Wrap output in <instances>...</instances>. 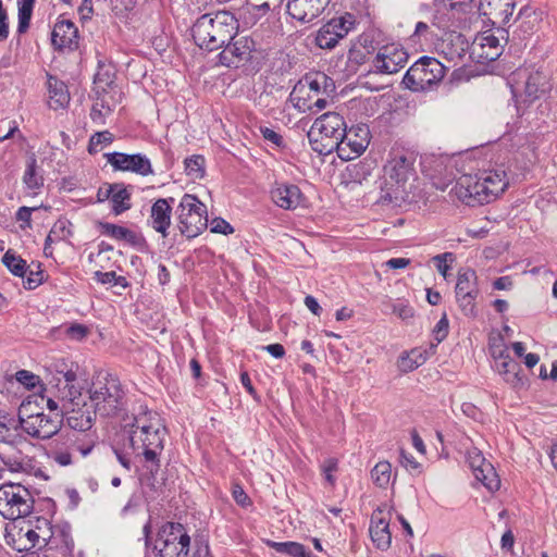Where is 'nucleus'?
Segmentation results:
<instances>
[{"label": "nucleus", "instance_id": "f257e3e1", "mask_svg": "<svg viewBox=\"0 0 557 557\" xmlns=\"http://www.w3.org/2000/svg\"><path fill=\"white\" fill-rule=\"evenodd\" d=\"M418 153L403 146H394L383 168L380 196L376 203L383 207H401L410 201L418 178L416 162Z\"/></svg>", "mask_w": 557, "mask_h": 557}, {"label": "nucleus", "instance_id": "f03ea898", "mask_svg": "<svg viewBox=\"0 0 557 557\" xmlns=\"http://www.w3.org/2000/svg\"><path fill=\"white\" fill-rule=\"evenodd\" d=\"M238 28L235 15L223 10L198 17L191 27V36L200 49L212 52L235 39Z\"/></svg>", "mask_w": 557, "mask_h": 557}, {"label": "nucleus", "instance_id": "7ed1b4c3", "mask_svg": "<svg viewBox=\"0 0 557 557\" xmlns=\"http://www.w3.org/2000/svg\"><path fill=\"white\" fill-rule=\"evenodd\" d=\"M516 111L522 116L525 110L545 92L546 75L532 67H519L507 78Z\"/></svg>", "mask_w": 557, "mask_h": 557}, {"label": "nucleus", "instance_id": "20e7f679", "mask_svg": "<svg viewBox=\"0 0 557 557\" xmlns=\"http://www.w3.org/2000/svg\"><path fill=\"white\" fill-rule=\"evenodd\" d=\"M256 41L248 36L233 39L224 45L218 54L219 64L226 67H246L247 71H260L265 58L264 51L257 49Z\"/></svg>", "mask_w": 557, "mask_h": 557}, {"label": "nucleus", "instance_id": "39448f33", "mask_svg": "<svg viewBox=\"0 0 557 557\" xmlns=\"http://www.w3.org/2000/svg\"><path fill=\"white\" fill-rule=\"evenodd\" d=\"M124 396L119 377L111 373L98 376L89 389L90 404L101 417H116L124 409Z\"/></svg>", "mask_w": 557, "mask_h": 557}, {"label": "nucleus", "instance_id": "423d86ee", "mask_svg": "<svg viewBox=\"0 0 557 557\" xmlns=\"http://www.w3.org/2000/svg\"><path fill=\"white\" fill-rule=\"evenodd\" d=\"M191 537L180 522L163 523L153 542L154 557H188Z\"/></svg>", "mask_w": 557, "mask_h": 557}, {"label": "nucleus", "instance_id": "0eeeda50", "mask_svg": "<svg viewBox=\"0 0 557 557\" xmlns=\"http://www.w3.org/2000/svg\"><path fill=\"white\" fill-rule=\"evenodd\" d=\"M175 214L177 228L187 239L197 237L208 227L207 206L195 195L184 194Z\"/></svg>", "mask_w": 557, "mask_h": 557}, {"label": "nucleus", "instance_id": "6e6552de", "mask_svg": "<svg viewBox=\"0 0 557 557\" xmlns=\"http://www.w3.org/2000/svg\"><path fill=\"white\" fill-rule=\"evenodd\" d=\"M446 70L436 58L423 55L407 70L403 84L411 91H425L442 82Z\"/></svg>", "mask_w": 557, "mask_h": 557}, {"label": "nucleus", "instance_id": "1a4fd4ad", "mask_svg": "<svg viewBox=\"0 0 557 557\" xmlns=\"http://www.w3.org/2000/svg\"><path fill=\"white\" fill-rule=\"evenodd\" d=\"M34 504L32 493L24 485L8 482L0 486V513L4 519L17 520L29 516Z\"/></svg>", "mask_w": 557, "mask_h": 557}, {"label": "nucleus", "instance_id": "9d476101", "mask_svg": "<svg viewBox=\"0 0 557 557\" xmlns=\"http://www.w3.org/2000/svg\"><path fill=\"white\" fill-rule=\"evenodd\" d=\"M450 194H454L458 200L469 207H476L491 202L487 185H485L482 177H478L476 175H461L450 189Z\"/></svg>", "mask_w": 557, "mask_h": 557}, {"label": "nucleus", "instance_id": "9b49d317", "mask_svg": "<svg viewBox=\"0 0 557 557\" xmlns=\"http://www.w3.org/2000/svg\"><path fill=\"white\" fill-rule=\"evenodd\" d=\"M408 58L409 54L404 48L395 45L384 46L373 58L369 72L394 74L406 65Z\"/></svg>", "mask_w": 557, "mask_h": 557}, {"label": "nucleus", "instance_id": "f8f14e48", "mask_svg": "<svg viewBox=\"0 0 557 557\" xmlns=\"http://www.w3.org/2000/svg\"><path fill=\"white\" fill-rule=\"evenodd\" d=\"M104 158L114 171L132 172L141 176L153 174L150 160L143 153L108 152Z\"/></svg>", "mask_w": 557, "mask_h": 557}, {"label": "nucleus", "instance_id": "ddd939ff", "mask_svg": "<svg viewBox=\"0 0 557 557\" xmlns=\"http://www.w3.org/2000/svg\"><path fill=\"white\" fill-rule=\"evenodd\" d=\"M332 0H286V13L300 23H311L329 8Z\"/></svg>", "mask_w": 557, "mask_h": 557}, {"label": "nucleus", "instance_id": "4468645a", "mask_svg": "<svg viewBox=\"0 0 557 557\" xmlns=\"http://www.w3.org/2000/svg\"><path fill=\"white\" fill-rule=\"evenodd\" d=\"M75 396L71 399L72 408L66 411L65 419L67 425L73 430L81 433L89 431L96 420L98 411L95 410L91 404L79 400H74Z\"/></svg>", "mask_w": 557, "mask_h": 557}, {"label": "nucleus", "instance_id": "2eb2a0df", "mask_svg": "<svg viewBox=\"0 0 557 557\" xmlns=\"http://www.w3.org/2000/svg\"><path fill=\"white\" fill-rule=\"evenodd\" d=\"M377 44L368 34L359 35L351 46L347 54V70L356 73L358 69L366 64L370 57L376 51Z\"/></svg>", "mask_w": 557, "mask_h": 557}, {"label": "nucleus", "instance_id": "dca6fc26", "mask_svg": "<svg viewBox=\"0 0 557 557\" xmlns=\"http://www.w3.org/2000/svg\"><path fill=\"white\" fill-rule=\"evenodd\" d=\"M51 44L58 51H75L79 47L78 28L71 20H58L51 33Z\"/></svg>", "mask_w": 557, "mask_h": 557}, {"label": "nucleus", "instance_id": "f3484780", "mask_svg": "<svg viewBox=\"0 0 557 557\" xmlns=\"http://www.w3.org/2000/svg\"><path fill=\"white\" fill-rule=\"evenodd\" d=\"M311 128L318 132V135L326 136L335 141L346 138V123L344 117L336 112H327L318 117Z\"/></svg>", "mask_w": 557, "mask_h": 557}, {"label": "nucleus", "instance_id": "a211bd4d", "mask_svg": "<svg viewBox=\"0 0 557 557\" xmlns=\"http://www.w3.org/2000/svg\"><path fill=\"white\" fill-rule=\"evenodd\" d=\"M270 195L273 202L284 210H295L304 198L297 185L277 182L272 186Z\"/></svg>", "mask_w": 557, "mask_h": 557}, {"label": "nucleus", "instance_id": "6ab92c4d", "mask_svg": "<svg viewBox=\"0 0 557 557\" xmlns=\"http://www.w3.org/2000/svg\"><path fill=\"white\" fill-rule=\"evenodd\" d=\"M515 5V0H480L479 10L493 24H506Z\"/></svg>", "mask_w": 557, "mask_h": 557}, {"label": "nucleus", "instance_id": "aec40b11", "mask_svg": "<svg viewBox=\"0 0 557 557\" xmlns=\"http://www.w3.org/2000/svg\"><path fill=\"white\" fill-rule=\"evenodd\" d=\"M174 201L173 197L159 198L151 206L150 218L152 228L163 237L169 235L168 231L171 226L172 205Z\"/></svg>", "mask_w": 557, "mask_h": 557}, {"label": "nucleus", "instance_id": "412c9836", "mask_svg": "<svg viewBox=\"0 0 557 557\" xmlns=\"http://www.w3.org/2000/svg\"><path fill=\"white\" fill-rule=\"evenodd\" d=\"M383 511L377 508L373 511L370 520V536L377 549L386 550L391 546L392 534L389 522L383 516Z\"/></svg>", "mask_w": 557, "mask_h": 557}, {"label": "nucleus", "instance_id": "4be33fe9", "mask_svg": "<svg viewBox=\"0 0 557 557\" xmlns=\"http://www.w3.org/2000/svg\"><path fill=\"white\" fill-rule=\"evenodd\" d=\"M25 438L22 435H14L12 442L7 446L0 447V461L7 467L10 472H23L24 468V454L17 448L18 444L24 443Z\"/></svg>", "mask_w": 557, "mask_h": 557}, {"label": "nucleus", "instance_id": "5701e85b", "mask_svg": "<svg viewBox=\"0 0 557 557\" xmlns=\"http://www.w3.org/2000/svg\"><path fill=\"white\" fill-rule=\"evenodd\" d=\"M47 89L49 94L48 106L57 111L65 109L70 104V91L67 85L55 75L47 73Z\"/></svg>", "mask_w": 557, "mask_h": 557}, {"label": "nucleus", "instance_id": "b1692460", "mask_svg": "<svg viewBox=\"0 0 557 557\" xmlns=\"http://www.w3.org/2000/svg\"><path fill=\"white\" fill-rule=\"evenodd\" d=\"M493 368L504 379V381L510 384L513 388H520L524 386L525 380L520 375L521 366L511 357L495 361Z\"/></svg>", "mask_w": 557, "mask_h": 557}, {"label": "nucleus", "instance_id": "393cba45", "mask_svg": "<svg viewBox=\"0 0 557 557\" xmlns=\"http://www.w3.org/2000/svg\"><path fill=\"white\" fill-rule=\"evenodd\" d=\"M504 51V46L500 45L499 38L494 34H487L481 37L480 42L475 44L473 53L481 62H492L497 60Z\"/></svg>", "mask_w": 557, "mask_h": 557}, {"label": "nucleus", "instance_id": "a878e982", "mask_svg": "<svg viewBox=\"0 0 557 557\" xmlns=\"http://www.w3.org/2000/svg\"><path fill=\"white\" fill-rule=\"evenodd\" d=\"M535 32V24L532 21H520L519 24L513 29L511 37H509L508 32H506V46H508L509 51L513 50L515 52H520L523 48L528 46L532 35Z\"/></svg>", "mask_w": 557, "mask_h": 557}, {"label": "nucleus", "instance_id": "bb28decb", "mask_svg": "<svg viewBox=\"0 0 557 557\" xmlns=\"http://www.w3.org/2000/svg\"><path fill=\"white\" fill-rule=\"evenodd\" d=\"M308 138L312 150L321 156H327L333 151H336L337 156L343 160H350L351 158L349 153H345V149L341 146V140L335 141L334 139L323 135L315 137V131L312 128L308 133Z\"/></svg>", "mask_w": 557, "mask_h": 557}, {"label": "nucleus", "instance_id": "cd10ccee", "mask_svg": "<svg viewBox=\"0 0 557 557\" xmlns=\"http://www.w3.org/2000/svg\"><path fill=\"white\" fill-rule=\"evenodd\" d=\"M37 417V425H38V440H48L55 435L63 422L64 413L61 410L60 412H54L50 414L45 413H36Z\"/></svg>", "mask_w": 557, "mask_h": 557}, {"label": "nucleus", "instance_id": "c85d7f7f", "mask_svg": "<svg viewBox=\"0 0 557 557\" xmlns=\"http://www.w3.org/2000/svg\"><path fill=\"white\" fill-rule=\"evenodd\" d=\"M96 226L101 235L109 236L113 239L123 240L133 246L138 242L137 234L127 227L103 221H97Z\"/></svg>", "mask_w": 557, "mask_h": 557}, {"label": "nucleus", "instance_id": "c756f323", "mask_svg": "<svg viewBox=\"0 0 557 557\" xmlns=\"http://www.w3.org/2000/svg\"><path fill=\"white\" fill-rule=\"evenodd\" d=\"M358 131L363 135H359V133H355V138L351 137L352 131H346V138L342 140L343 148L345 149V153L350 154V160L359 157L369 145V131L363 127H358Z\"/></svg>", "mask_w": 557, "mask_h": 557}, {"label": "nucleus", "instance_id": "7c9ffc66", "mask_svg": "<svg viewBox=\"0 0 557 557\" xmlns=\"http://www.w3.org/2000/svg\"><path fill=\"white\" fill-rule=\"evenodd\" d=\"M480 294L479 277L471 268L460 269L457 274L455 295Z\"/></svg>", "mask_w": 557, "mask_h": 557}, {"label": "nucleus", "instance_id": "2f4dec72", "mask_svg": "<svg viewBox=\"0 0 557 557\" xmlns=\"http://www.w3.org/2000/svg\"><path fill=\"white\" fill-rule=\"evenodd\" d=\"M23 183L26 188L32 190H38L44 187L45 178L37 164V159L32 153L26 160V169L23 175Z\"/></svg>", "mask_w": 557, "mask_h": 557}, {"label": "nucleus", "instance_id": "473e14b6", "mask_svg": "<svg viewBox=\"0 0 557 557\" xmlns=\"http://www.w3.org/2000/svg\"><path fill=\"white\" fill-rule=\"evenodd\" d=\"M132 193L124 183H114V191L111 197V211L114 215H120L132 208Z\"/></svg>", "mask_w": 557, "mask_h": 557}, {"label": "nucleus", "instance_id": "72a5a7b5", "mask_svg": "<svg viewBox=\"0 0 557 557\" xmlns=\"http://www.w3.org/2000/svg\"><path fill=\"white\" fill-rule=\"evenodd\" d=\"M144 418L136 417L134 420L133 426H136L140 430V433L144 437L140 438L141 445L140 447L151 446L154 448H163V437L160 434L159 429H153L151 424L141 423Z\"/></svg>", "mask_w": 557, "mask_h": 557}, {"label": "nucleus", "instance_id": "f704fd0d", "mask_svg": "<svg viewBox=\"0 0 557 557\" xmlns=\"http://www.w3.org/2000/svg\"><path fill=\"white\" fill-rule=\"evenodd\" d=\"M429 357V351H421L419 348L410 352H403L398 358L397 366L401 372L408 373L422 366Z\"/></svg>", "mask_w": 557, "mask_h": 557}, {"label": "nucleus", "instance_id": "c9c22d12", "mask_svg": "<svg viewBox=\"0 0 557 557\" xmlns=\"http://www.w3.org/2000/svg\"><path fill=\"white\" fill-rule=\"evenodd\" d=\"M482 178L485 185H487V191L491 196V201L495 200L499 195H502L508 186L505 172L494 171L485 173Z\"/></svg>", "mask_w": 557, "mask_h": 557}, {"label": "nucleus", "instance_id": "e433bc0d", "mask_svg": "<svg viewBox=\"0 0 557 557\" xmlns=\"http://www.w3.org/2000/svg\"><path fill=\"white\" fill-rule=\"evenodd\" d=\"M267 545L276 553L290 557H309L310 553L304 544L294 541L275 542L269 540L267 541Z\"/></svg>", "mask_w": 557, "mask_h": 557}, {"label": "nucleus", "instance_id": "4c0bfd02", "mask_svg": "<svg viewBox=\"0 0 557 557\" xmlns=\"http://www.w3.org/2000/svg\"><path fill=\"white\" fill-rule=\"evenodd\" d=\"M69 447L73 450L79 451L82 456L89 455L95 447V440L89 434L83 433H67L65 435Z\"/></svg>", "mask_w": 557, "mask_h": 557}, {"label": "nucleus", "instance_id": "58836bf2", "mask_svg": "<svg viewBox=\"0 0 557 557\" xmlns=\"http://www.w3.org/2000/svg\"><path fill=\"white\" fill-rule=\"evenodd\" d=\"M374 169L373 162L362 160L357 163H351L346 166L345 176L352 183L361 184L372 173Z\"/></svg>", "mask_w": 557, "mask_h": 557}, {"label": "nucleus", "instance_id": "ea45409f", "mask_svg": "<svg viewBox=\"0 0 557 557\" xmlns=\"http://www.w3.org/2000/svg\"><path fill=\"white\" fill-rule=\"evenodd\" d=\"M36 0H17V33L25 34L29 26Z\"/></svg>", "mask_w": 557, "mask_h": 557}, {"label": "nucleus", "instance_id": "a19ab883", "mask_svg": "<svg viewBox=\"0 0 557 557\" xmlns=\"http://www.w3.org/2000/svg\"><path fill=\"white\" fill-rule=\"evenodd\" d=\"M324 25L330 26V32L334 33L341 40L354 28L355 18L352 14L346 13L343 16L331 18Z\"/></svg>", "mask_w": 557, "mask_h": 557}, {"label": "nucleus", "instance_id": "79ce46f5", "mask_svg": "<svg viewBox=\"0 0 557 557\" xmlns=\"http://www.w3.org/2000/svg\"><path fill=\"white\" fill-rule=\"evenodd\" d=\"M2 263L15 276L25 277L28 265L26 261L12 249H9L2 257Z\"/></svg>", "mask_w": 557, "mask_h": 557}, {"label": "nucleus", "instance_id": "37998d69", "mask_svg": "<svg viewBox=\"0 0 557 557\" xmlns=\"http://www.w3.org/2000/svg\"><path fill=\"white\" fill-rule=\"evenodd\" d=\"M474 478L481 482L487 490L496 491L499 488L500 482L490 462L484 463L480 469H475Z\"/></svg>", "mask_w": 557, "mask_h": 557}, {"label": "nucleus", "instance_id": "c03bdc74", "mask_svg": "<svg viewBox=\"0 0 557 557\" xmlns=\"http://www.w3.org/2000/svg\"><path fill=\"white\" fill-rule=\"evenodd\" d=\"M480 294H462L455 295L456 302L458 305L461 313L470 319H475L479 315V310L476 306V299Z\"/></svg>", "mask_w": 557, "mask_h": 557}, {"label": "nucleus", "instance_id": "a18cd8bd", "mask_svg": "<svg viewBox=\"0 0 557 557\" xmlns=\"http://www.w3.org/2000/svg\"><path fill=\"white\" fill-rule=\"evenodd\" d=\"M185 173L193 180H201L206 175V160L202 154H193L184 161Z\"/></svg>", "mask_w": 557, "mask_h": 557}, {"label": "nucleus", "instance_id": "49530a36", "mask_svg": "<svg viewBox=\"0 0 557 557\" xmlns=\"http://www.w3.org/2000/svg\"><path fill=\"white\" fill-rule=\"evenodd\" d=\"M392 476V465L388 461H380L371 470L373 483L381 488H385Z\"/></svg>", "mask_w": 557, "mask_h": 557}, {"label": "nucleus", "instance_id": "de8ad7c7", "mask_svg": "<svg viewBox=\"0 0 557 557\" xmlns=\"http://www.w3.org/2000/svg\"><path fill=\"white\" fill-rule=\"evenodd\" d=\"M50 233L55 240H66L73 236V224L69 219L60 218L52 225Z\"/></svg>", "mask_w": 557, "mask_h": 557}, {"label": "nucleus", "instance_id": "09e8293b", "mask_svg": "<svg viewBox=\"0 0 557 557\" xmlns=\"http://www.w3.org/2000/svg\"><path fill=\"white\" fill-rule=\"evenodd\" d=\"M449 332V321L447 318L446 312H444L438 320V322L435 324V326L432 330V334L434 336V339L436 341V344H432L430 346L431 354H435V349L437 344L442 343L448 335Z\"/></svg>", "mask_w": 557, "mask_h": 557}, {"label": "nucleus", "instance_id": "8fccbe9b", "mask_svg": "<svg viewBox=\"0 0 557 557\" xmlns=\"http://www.w3.org/2000/svg\"><path fill=\"white\" fill-rule=\"evenodd\" d=\"M339 38L330 32V26L323 25L317 33L315 45L321 49H333Z\"/></svg>", "mask_w": 557, "mask_h": 557}, {"label": "nucleus", "instance_id": "3c124183", "mask_svg": "<svg viewBox=\"0 0 557 557\" xmlns=\"http://www.w3.org/2000/svg\"><path fill=\"white\" fill-rule=\"evenodd\" d=\"M114 137L109 131L96 132L90 136L88 141V152L95 154L98 152L99 145H109L113 141Z\"/></svg>", "mask_w": 557, "mask_h": 557}, {"label": "nucleus", "instance_id": "603ef678", "mask_svg": "<svg viewBox=\"0 0 557 557\" xmlns=\"http://www.w3.org/2000/svg\"><path fill=\"white\" fill-rule=\"evenodd\" d=\"M36 268V271L28 268L26 276L23 277L24 287L28 290H33L44 283V270H41L40 263Z\"/></svg>", "mask_w": 557, "mask_h": 557}, {"label": "nucleus", "instance_id": "864d4df0", "mask_svg": "<svg viewBox=\"0 0 557 557\" xmlns=\"http://www.w3.org/2000/svg\"><path fill=\"white\" fill-rule=\"evenodd\" d=\"M321 470L329 485L332 487L335 486L336 478L333 473L338 470V459L333 457L326 458L321 465Z\"/></svg>", "mask_w": 557, "mask_h": 557}, {"label": "nucleus", "instance_id": "5fc2aeb1", "mask_svg": "<svg viewBox=\"0 0 557 557\" xmlns=\"http://www.w3.org/2000/svg\"><path fill=\"white\" fill-rule=\"evenodd\" d=\"M399 461L412 475H419L422 472V465L416 458L401 449L399 454Z\"/></svg>", "mask_w": 557, "mask_h": 557}, {"label": "nucleus", "instance_id": "6e6d98bb", "mask_svg": "<svg viewBox=\"0 0 557 557\" xmlns=\"http://www.w3.org/2000/svg\"><path fill=\"white\" fill-rule=\"evenodd\" d=\"M40 208H44L45 210L50 209V207H47L44 205H41ZM38 209H39V207L30 208V207H26V206L18 208V210L15 213V219L17 221L23 222V224L21 225L22 230L32 227V213H33V211H36Z\"/></svg>", "mask_w": 557, "mask_h": 557}, {"label": "nucleus", "instance_id": "4d7b16f0", "mask_svg": "<svg viewBox=\"0 0 557 557\" xmlns=\"http://www.w3.org/2000/svg\"><path fill=\"white\" fill-rule=\"evenodd\" d=\"M57 372L64 379L66 387H69L70 396L74 397L75 394L78 393L73 385V382L76 381V372L72 369H67L64 362L57 364Z\"/></svg>", "mask_w": 557, "mask_h": 557}, {"label": "nucleus", "instance_id": "13d9d810", "mask_svg": "<svg viewBox=\"0 0 557 557\" xmlns=\"http://www.w3.org/2000/svg\"><path fill=\"white\" fill-rule=\"evenodd\" d=\"M144 457L147 462L145 466L146 469H152L156 471H159L160 469V460H159V454L163 448H154L151 446L143 447Z\"/></svg>", "mask_w": 557, "mask_h": 557}, {"label": "nucleus", "instance_id": "bf43d9fd", "mask_svg": "<svg viewBox=\"0 0 557 557\" xmlns=\"http://www.w3.org/2000/svg\"><path fill=\"white\" fill-rule=\"evenodd\" d=\"M23 528L20 529L16 535L8 533L5 535V541L9 546H11L14 550L18 553L29 552L30 546L24 542L25 536H22Z\"/></svg>", "mask_w": 557, "mask_h": 557}, {"label": "nucleus", "instance_id": "052dcab7", "mask_svg": "<svg viewBox=\"0 0 557 557\" xmlns=\"http://www.w3.org/2000/svg\"><path fill=\"white\" fill-rule=\"evenodd\" d=\"M490 352L495 361H499L500 359L509 358V351L507 346L505 345L503 338L494 339L490 343Z\"/></svg>", "mask_w": 557, "mask_h": 557}, {"label": "nucleus", "instance_id": "680f3d73", "mask_svg": "<svg viewBox=\"0 0 557 557\" xmlns=\"http://www.w3.org/2000/svg\"><path fill=\"white\" fill-rule=\"evenodd\" d=\"M191 557H213L210 553L209 542L207 539L203 536L195 537Z\"/></svg>", "mask_w": 557, "mask_h": 557}, {"label": "nucleus", "instance_id": "e2e57ef3", "mask_svg": "<svg viewBox=\"0 0 557 557\" xmlns=\"http://www.w3.org/2000/svg\"><path fill=\"white\" fill-rule=\"evenodd\" d=\"M232 496L236 504L243 508H247L252 505L250 497L238 483L233 484Z\"/></svg>", "mask_w": 557, "mask_h": 557}, {"label": "nucleus", "instance_id": "0e129e2a", "mask_svg": "<svg viewBox=\"0 0 557 557\" xmlns=\"http://www.w3.org/2000/svg\"><path fill=\"white\" fill-rule=\"evenodd\" d=\"M433 260L436 262V269L437 271L444 276H447V272L450 269V267L447 264V261L454 262L455 256L453 252H444L441 255H436Z\"/></svg>", "mask_w": 557, "mask_h": 557}, {"label": "nucleus", "instance_id": "69168bd1", "mask_svg": "<svg viewBox=\"0 0 557 557\" xmlns=\"http://www.w3.org/2000/svg\"><path fill=\"white\" fill-rule=\"evenodd\" d=\"M15 377L17 382L23 384L28 389L34 388L39 382V376L27 370H20L16 372Z\"/></svg>", "mask_w": 557, "mask_h": 557}, {"label": "nucleus", "instance_id": "338daca9", "mask_svg": "<svg viewBox=\"0 0 557 557\" xmlns=\"http://www.w3.org/2000/svg\"><path fill=\"white\" fill-rule=\"evenodd\" d=\"M212 233L228 235L234 233V227L223 218H214L210 223Z\"/></svg>", "mask_w": 557, "mask_h": 557}, {"label": "nucleus", "instance_id": "774afa93", "mask_svg": "<svg viewBox=\"0 0 557 557\" xmlns=\"http://www.w3.org/2000/svg\"><path fill=\"white\" fill-rule=\"evenodd\" d=\"M89 333V329L81 323H73L70 326L66 327L65 334L76 341L84 339Z\"/></svg>", "mask_w": 557, "mask_h": 557}]
</instances>
